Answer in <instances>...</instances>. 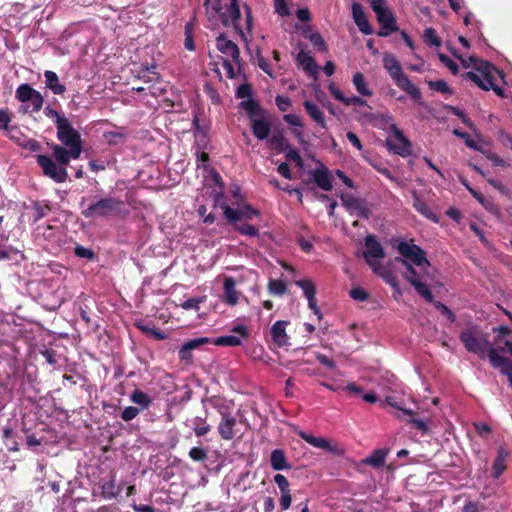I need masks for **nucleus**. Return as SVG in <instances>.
I'll return each instance as SVG.
<instances>
[{
  "instance_id": "f257e3e1",
  "label": "nucleus",
  "mask_w": 512,
  "mask_h": 512,
  "mask_svg": "<svg viewBox=\"0 0 512 512\" xmlns=\"http://www.w3.org/2000/svg\"><path fill=\"white\" fill-rule=\"evenodd\" d=\"M46 117L53 120L57 128V138L62 143L52 144L53 157L60 165H67L71 159H78L82 153V140L80 133L71 125L64 114L59 113L51 106L44 109Z\"/></svg>"
},
{
  "instance_id": "f03ea898",
  "label": "nucleus",
  "mask_w": 512,
  "mask_h": 512,
  "mask_svg": "<svg viewBox=\"0 0 512 512\" xmlns=\"http://www.w3.org/2000/svg\"><path fill=\"white\" fill-rule=\"evenodd\" d=\"M87 199L82 197L80 207L81 214L86 219H108L125 218L129 215V210L124 202L116 197H103L86 205Z\"/></svg>"
},
{
  "instance_id": "7ed1b4c3",
  "label": "nucleus",
  "mask_w": 512,
  "mask_h": 512,
  "mask_svg": "<svg viewBox=\"0 0 512 512\" xmlns=\"http://www.w3.org/2000/svg\"><path fill=\"white\" fill-rule=\"evenodd\" d=\"M383 66L401 90L409 94L415 101L421 100V91L403 73L401 65L394 55L386 53L383 57Z\"/></svg>"
},
{
  "instance_id": "20e7f679",
  "label": "nucleus",
  "mask_w": 512,
  "mask_h": 512,
  "mask_svg": "<svg viewBox=\"0 0 512 512\" xmlns=\"http://www.w3.org/2000/svg\"><path fill=\"white\" fill-rule=\"evenodd\" d=\"M204 6L209 20L219 18L226 27H239L240 9L238 0H230L224 12H222L220 0H204Z\"/></svg>"
},
{
  "instance_id": "39448f33",
  "label": "nucleus",
  "mask_w": 512,
  "mask_h": 512,
  "mask_svg": "<svg viewBox=\"0 0 512 512\" xmlns=\"http://www.w3.org/2000/svg\"><path fill=\"white\" fill-rule=\"evenodd\" d=\"M493 72L501 76V72L487 61H481L476 67V71H469L463 75V78L475 83L483 90H493L497 95L504 97L503 90L493 81Z\"/></svg>"
},
{
  "instance_id": "423d86ee",
  "label": "nucleus",
  "mask_w": 512,
  "mask_h": 512,
  "mask_svg": "<svg viewBox=\"0 0 512 512\" xmlns=\"http://www.w3.org/2000/svg\"><path fill=\"white\" fill-rule=\"evenodd\" d=\"M459 338L467 351L477 354L481 359L489 358L490 349H496L488 341L487 337L480 333L477 327H470L463 330Z\"/></svg>"
},
{
  "instance_id": "0eeeda50",
  "label": "nucleus",
  "mask_w": 512,
  "mask_h": 512,
  "mask_svg": "<svg viewBox=\"0 0 512 512\" xmlns=\"http://www.w3.org/2000/svg\"><path fill=\"white\" fill-rule=\"evenodd\" d=\"M396 249L401 255V257L395 258V261L398 263H401L399 260H406L411 266L412 264L418 267L430 265L429 261L425 257V252L419 246L413 243L400 241L397 244Z\"/></svg>"
},
{
  "instance_id": "6e6552de",
  "label": "nucleus",
  "mask_w": 512,
  "mask_h": 512,
  "mask_svg": "<svg viewBox=\"0 0 512 512\" xmlns=\"http://www.w3.org/2000/svg\"><path fill=\"white\" fill-rule=\"evenodd\" d=\"M366 251L363 257L372 271L376 274H381L382 264L380 259L385 257V252L380 242L373 235H367L365 238Z\"/></svg>"
},
{
  "instance_id": "1a4fd4ad",
  "label": "nucleus",
  "mask_w": 512,
  "mask_h": 512,
  "mask_svg": "<svg viewBox=\"0 0 512 512\" xmlns=\"http://www.w3.org/2000/svg\"><path fill=\"white\" fill-rule=\"evenodd\" d=\"M37 163L41 167L43 174L51 178L56 183H63L68 178L66 165H60L56 160L46 155H38Z\"/></svg>"
},
{
  "instance_id": "9d476101",
  "label": "nucleus",
  "mask_w": 512,
  "mask_h": 512,
  "mask_svg": "<svg viewBox=\"0 0 512 512\" xmlns=\"http://www.w3.org/2000/svg\"><path fill=\"white\" fill-rule=\"evenodd\" d=\"M15 97L23 104L28 103L29 105L26 109L31 107V112L40 111L44 103V98L41 93L26 83L18 86Z\"/></svg>"
},
{
  "instance_id": "9b49d317",
  "label": "nucleus",
  "mask_w": 512,
  "mask_h": 512,
  "mask_svg": "<svg viewBox=\"0 0 512 512\" xmlns=\"http://www.w3.org/2000/svg\"><path fill=\"white\" fill-rule=\"evenodd\" d=\"M392 131L393 134L386 140L388 150L401 157L410 156L412 152L410 141L395 125L392 126Z\"/></svg>"
},
{
  "instance_id": "f8f14e48",
  "label": "nucleus",
  "mask_w": 512,
  "mask_h": 512,
  "mask_svg": "<svg viewBox=\"0 0 512 512\" xmlns=\"http://www.w3.org/2000/svg\"><path fill=\"white\" fill-rule=\"evenodd\" d=\"M401 264L406 268L404 274L405 279L414 287L416 292L427 302H434V297L429 287L421 281L416 270L406 260H400Z\"/></svg>"
},
{
  "instance_id": "ddd939ff",
  "label": "nucleus",
  "mask_w": 512,
  "mask_h": 512,
  "mask_svg": "<svg viewBox=\"0 0 512 512\" xmlns=\"http://www.w3.org/2000/svg\"><path fill=\"white\" fill-rule=\"evenodd\" d=\"M340 198L342 201V205L350 214H355L356 216L365 219L369 218L370 209L368 208L364 200L354 197L353 195L350 194H342Z\"/></svg>"
},
{
  "instance_id": "4468645a",
  "label": "nucleus",
  "mask_w": 512,
  "mask_h": 512,
  "mask_svg": "<svg viewBox=\"0 0 512 512\" xmlns=\"http://www.w3.org/2000/svg\"><path fill=\"white\" fill-rule=\"evenodd\" d=\"M217 49L225 56V58L231 60L240 68V52L238 46L223 34H220L216 39Z\"/></svg>"
},
{
  "instance_id": "2eb2a0df",
  "label": "nucleus",
  "mask_w": 512,
  "mask_h": 512,
  "mask_svg": "<svg viewBox=\"0 0 512 512\" xmlns=\"http://www.w3.org/2000/svg\"><path fill=\"white\" fill-rule=\"evenodd\" d=\"M259 212L254 209L249 204H244L242 206L233 209L231 207H225V218L230 223H237L241 219L252 220L254 217L258 216Z\"/></svg>"
},
{
  "instance_id": "dca6fc26",
  "label": "nucleus",
  "mask_w": 512,
  "mask_h": 512,
  "mask_svg": "<svg viewBox=\"0 0 512 512\" xmlns=\"http://www.w3.org/2000/svg\"><path fill=\"white\" fill-rule=\"evenodd\" d=\"M377 16V21L380 25V30L378 31V36L386 37L391 33L397 31L396 21L392 14V12L388 9Z\"/></svg>"
},
{
  "instance_id": "f3484780",
  "label": "nucleus",
  "mask_w": 512,
  "mask_h": 512,
  "mask_svg": "<svg viewBox=\"0 0 512 512\" xmlns=\"http://www.w3.org/2000/svg\"><path fill=\"white\" fill-rule=\"evenodd\" d=\"M489 361L494 368L500 369L501 374L512 378V363L507 358L499 355L496 349H490Z\"/></svg>"
},
{
  "instance_id": "a211bd4d",
  "label": "nucleus",
  "mask_w": 512,
  "mask_h": 512,
  "mask_svg": "<svg viewBox=\"0 0 512 512\" xmlns=\"http://www.w3.org/2000/svg\"><path fill=\"white\" fill-rule=\"evenodd\" d=\"M289 323L287 321H276L270 330L271 337L275 345L283 347L289 344V336L286 333V327Z\"/></svg>"
},
{
  "instance_id": "6ab92c4d",
  "label": "nucleus",
  "mask_w": 512,
  "mask_h": 512,
  "mask_svg": "<svg viewBox=\"0 0 512 512\" xmlns=\"http://www.w3.org/2000/svg\"><path fill=\"white\" fill-rule=\"evenodd\" d=\"M352 15L353 19L358 26L359 30L365 34L370 35L373 33V30L367 20V17L364 13L363 7L359 3H353L352 5Z\"/></svg>"
},
{
  "instance_id": "aec40b11",
  "label": "nucleus",
  "mask_w": 512,
  "mask_h": 512,
  "mask_svg": "<svg viewBox=\"0 0 512 512\" xmlns=\"http://www.w3.org/2000/svg\"><path fill=\"white\" fill-rule=\"evenodd\" d=\"M296 61L300 66H302L306 73L314 79H317L320 67L307 52L300 50L297 54Z\"/></svg>"
},
{
  "instance_id": "412c9836",
  "label": "nucleus",
  "mask_w": 512,
  "mask_h": 512,
  "mask_svg": "<svg viewBox=\"0 0 512 512\" xmlns=\"http://www.w3.org/2000/svg\"><path fill=\"white\" fill-rule=\"evenodd\" d=\"M312 176L316 185L322 190L330 191L332 189V176L326 167L321 166L316 168Z\"/></svg>"
},
{
  "instance_id": "4be33fe9",
  "label": "nucleus",
  "mask_w": 512,
  "mask_h": 512,
  "mask_svg": "<svg viewBox=\"0 0 512 512\" xmlns=\"http://www.w3.org/2000/svg\"><path fill=\"white\" fill-rule=\"evenodd\" d=\"M236 425V419L230 414L223 413L221 422L218 426L220 436L225 440H231L234 436V426Z\"/></svg>"
},
{
  "instance_id": "5701e85b",
  "label": "nucleus",
  "mask_w": 512,
  "mask_h": 512,
  "mask_svg": "<svg viewBox=\"0 0 512 512\" xmlns=\"http://www.w3.org/2000/svg\"><path fill=\"white\" fill-rule=\"evenodd\" d=\"M236 283L232 277H226L223 284V300L230 306H234L238 303L240 293L235 288Z\"/></svg>"
},
{
  "instance_id": "b1692460",
  "label": "nucleus",
  "mask_w": 512,
  "mask_h": 512,
  "mask_svg": "<svg viewBox=\"0 0 512 512\" xmlns=\"http://www.w3.org/2000/svg\"><path fill=\"white\" fill-rule=\"evenodd\" d=\"M251 129L258 140H267L270 135V124L264 119H251Z\"/></svg>"
},
{
  "instance_id": "393cba45",
  "label": "nucleus",
  "mask_w": 512,
  "mask_h": 512,
  "mask_svg": "<svg viewBox=\"0 0 512 512\" xmlns=\"http://www.w3.org/2000/svg\"><path fill=\"white\" fill-rule=\"evenodd\" d=\"M271 466L274 470H289L291 464L288 462L285 452L282 449H275L270 456Z\"/></svg>"
},
{
  "instance_id": "a878e982",
  "label": "nucleus",
  "mask_w": 512,
  "mask_h": 512,
  "mask_svg": "<svg viewBox=\"0 0 512 512\" xmlns=\"http://www.w3.org/2000/svg\"><path fill=\"white\" fill-rule=\"evenodd\" d=\"M508 456V451H506L503 447L498 449L497 457L495 458L492 466V475L494 478H499L506 470V460Z\"/></svg>"
},
{
  "instance_id": "bb28decb",
  "label": "nucleus",
  "mask_w": 512,
  "mask_h": 512,
  "mask_svg": "<svg viewBox=\"0 0 512 512\" xmlns=\"http://www.w3.org/2000/svg\"><path fill=\"white\" fill-rule=\"evenodd\" d=\"M304 108L307 114L315 121L320 127L326 128V121L323 112L314 102L306 100L304 102Z\"/></svg>"
},
{
  "instance_id": "cd10ccee",
  "label": "nucleus",
  "mask_w": 512,
  "mask_h": 512,
  "mask_svg": "<svg viewBox=\"0 0 512 512\" xmlns=\"http://www.w3.org/2000/svg\"><path fill=\"white\" fill-rule=\"evenodd\" d=\"M45 84L54 94L61 95L65 92L66 88L59 82L58 75L53 71H45Z\"/></svg>"
},
{
  "instance_id": "c85d7f7f",
  "label": "nucleus",
  "mask_w": 512,
  "mask_h": 512,
  "mask_svg": "<svg viewBox=\"0 0 512 512\" xmlns=\"http://www.w3.org/2000/svg\"><path fill=\"white\" fill-rule=\"evenodd\" d=\"M267 145L270 149L277 152H283L288 149L289 143L285 139L282 132H275L267 138Z\"/></svg>"
},
{
  "instance_id": "c756f323",
  "label": "nucleus",
  "mask_w": 512,
  "mask_h": 512,
  "mask_svg": "<svg viewBox=\"0 0 512 512\" xmlns=\"http://www.w3.org/2000/svg\"><path fill=\"white\" fill-rule=\"evenodd\" d=\"M298 435L307 443L312 445L313 447L333 451L331 444L328 440L322 437H315L313 435L307 434L304 431H300Z\"/></svg>"
},
{
  "instance_id": "7c9ffc66",
  "label": "nucleus",
  "mask_w": 512,
  "mask_h": 512,
  "mask_svg": "<svg viewBox=\"0 0 512 512\" xmlns=\"http://www.w3.org/2000/svg\"><path fill=\"white\" fill-rule=\"evenodd\" d=\"M388 452V449H377L370 456L366 457L363 463L372 467H380L385 463Z\"/></svg>"
},
{
  "instance_id": "2f4dec72",
  "label": "nucleus",
  "mask_w": 512,
  "mask_h": 512,
  "mask_svg": "<svg viewBox=\"0 0 512 512\" xmlns=\"http://www.w3.org/2000/svg\"><path fill=\"white\" fill-rule=\"evenodd\" d=\"M413 207L425 218L431 220L434 223H438V216L432 211V209L419 197H415Z\"/></svg>"
},
{
  "instance_id": "473e14b6",
  "label": "nucleus",
  "mask_w": 512,
  "mask_h": 512,
  "mask_svg": "<svg viewBox=\"0 0 512 512\" xmlns=\"http://www.w3.org/2000/svg\"><path fill=\"white\" fill-rule=\"evenodd\" d=\"M353 85L357 92L362 96H371L372 91L369 89L368 84L362 73L357 72L353 75Z\"/></svg>"
},
{
  "instance_id": "72a5a7b5",
  "label": "nucleus",
  "mask_w": 512,
  "mask_h": 512,
  "mask_svg": "<svg viewBox=\"0 0 512 512\" xmlns=\"http://www.w3.org/2000/svg\"><path fill=\"white\" fill-rule=\"evenodd\" d=\"M130 400L134 404L139 405L140 409H146L152 403V398L139 389H136L132 392L130 395Z\"/></svg>"
},
{
  "instance_id": "f704fd0d",
  "label": "nucleus",
  "mask_w": 512,
  "mask_h": 512,
  "mask_svg": "<svg viewBox=\"0 0 512 512\" xmlns=\"http://www.w3.org/2000/svg\"><path fill=\"white\" fill-rule=\"evenodd\" d=\"M241 343H242V339L236 335L221 336V337H218L214 341V344H216L218 346H230V347L239 346V345H241Z\"/></svg>"
},
{
  "instance_id": "c9c22d12",
  "label": "nucleus",
  "mask_w": 512,
  "mask_h": 512,
  "mask_svg": "<svg viewBox=\"0 0 512 512\" xmlns=\"http://www.w3.org/2000/svg\"><path fill=\"white\" fill-rule=\"evenodd\" d=\"M295 284L303 290V293L307 299L312 298L316 294V287L314 283L309 279L297 280Z\"/></svg>"
},
{
  "instance_id": "e433bc0d",
  "label": "nucleus",
  "mask_w": 512,
  "mask_h": 512,
  "mask_svg": "<svg viewBox=\"0 0 512 512\" xmlns=\"http://www.w3.org/2000/svg\"><path fill=\"white\" fill-rule=\"evenodd\" d=\"M102 495L105 499H113L119 494V489L114 480L105 482L102 487Z\"/></svg>"
},
{
  "instance_id": "4c0bfd02",
  "label": "nucleus",
  "mask_w": 512,
  "mask_h": 512,
  "mask_svg": "<svg viewBox=\"0 0 512 512\" xmlns=\"http://www.w3.org/2000/svg\"><path fill=\"white\" fill-rule=\"evenodd\" d=\"M240 107L247 112L251 119L256 118L255 116L260 111L258 104L252 98L243 100L240 103Z\"/></svg>"
},
{
  "instance_id": "58836bf2",
  "label": "nucleus",
  "mask_w": 512,
  "mask_h": 512,
  "mask_svg": "<svg viewBox=\"0 0 512 512\" xmlns=\"http://www.w3.org/2000/svg\"><path fill=\"white\" fill-rule=\"evenodd\" d=\"M268 290L272 295L282 296L286 293V284L281 280H270Z\"/></svg>"
},
{
  "instance_id": "ea45409f",
  "label": "nucleus",
  "mask_w": 512,
  "mask_h": 512,
  "mask_svg": "<svg viewBox=\"0 0 512 512\" xmlns=\"http://www.w3.org/2000/svg\"><path fill=\"white\" fill-rule=\"evenodd\" d=\"M423 37L426 44L430 46L438 47L441 45V41L437 36L436 31L431 27L425 29Z\"/></svg>"
},
{
  "instance_id": "a19ab883",
  "label": "nucleus",
  "mask_w": 512,
  "mask_h": 512,
  "mask_svg": "<svg viewBox=\"0 0 512 512\" xmlns=\"http://www.w3.org/2000/svg\"><path fill=\"white\" fill-rule=\"evenodd\" d=\"M233 224L235 226V229L243 235H247L250 237L258 236V229L250 224H247V223H243V224L233 223Z\"/></svg>"
},
{
  "instance_id": "79ce46f5",
  "label": "nucleus",
  "mask_w": 512,
  "mask_h": 512,
  "mask_svg": "<svg viewBox=\"0 0 512 512\" xmlns=\"http://www.w3.org/2000/svg\"><path fill=\"white\" fill-rule=\"evenodd\" d=\"M453 134L457 137L462 138L465 141V144L469 148H471L473 150L481 151V149L477 146L476 142L470 137V135L468 133L462 132L459 129H454Z\"/></svg>"
},
{
  "instance_id": "37998d69",
  "label": "nucleus",
  "mask_w": 512,
  "mask_h": 512,
  "mask_svg": "<svg viewBox=\"0 0 512 512\" xmlns=\"http://www.w3.org/2000/svg\"><path fill=\"white\" fill-rule=\"evenodd\" d=\"M137 327L144 333L153 336L155 339L162 340L165 338L164 334L154 327L147 324H137Z\"/></svg>"
},
{
  "instance_id": "c03bdc74",
  "label": "nucleus",
  "mask_w": 512,
  "mask_h": 512,
  "mask_svg": "<svg viewBox=\"0 0 512 512\" xmlns=\"http://www.w3.org/2000/svg\"><path fill=\"white\" fill-rule=\"evenodd\" d=\"M308 39L310 40V42L312 43L314 48H316L317 50H319V51L326 50L325 42L319 33H317V32L310 33V35L308 36Z\"/></svg>"
},
{
  "instance_id": "a18cd8bd",
  "label": "nucleus",
  "mask_w": 512,
  "mask_h": 512,
  "mask_svg": "<svg viewBox=\"0 0 512 512\" xmlns=\"http://www.w3.org/2000/svg\"><path fill=\"white\" fill-rule=\"evenodd\" d=\"M439 60L451 71L452 74L456 75L459 71V67L455 61L445 54H438Z\"/></svg>"
},
{
  "instance_id": "49530a36",
  "label": "nucleus",
  "mask_w": 512,
  "mask_h": 512,
  "mask_svg": "<svg viewBox=\"0 0 512 512\" xmlns=\"http://www.w3.org/2000/svg\"><path fill=\"white\" fill-rule=\"evenodd\" d=\"M139 413H140L139 408L134 407V406H129V407H126L121 412V419L125 422H128V421L135 419Z\"/></svg>"
},
{
  "instance_id": "de8ad7c7",
  "label": "nucleus",
  "mask_w": 512,
  "mask_h": 512,
  "mask_svg": "<svg viewBox=\"0 0 512 512\" xmlns=\"http://www.w3.org/2000/svg\"><path fill=\"white\" fill-rule=\"evenodd\" d=\"M189 457L197 462H202L207 458V452L200 447H193L189 451Z\"/></svg>"
},
{
  "instance_id": "09e8293b",
  "label": "nucleus",
  "mask_w": 512,
  "mask_h": 512,
  "mask_svg": "<svg viewBox=\"0 0 512 512\" xmlns=\"http://www.w3.org/2000/svg\"><path fill=\"white\" fill-rule=\"evenodd\" d=\"M75 255L80 258H85L88 260H93L95 258V253L84 246L77 245L74 249Z\"/></svg>"
},
{
  "instance_id": "8fccbe9b",
  "label": "nucleus",
  "mask_w": 512,
  "mask_h": 512,
  "mask_svg": "<svg viewBox=\"0 0 512 512\" xmlns=\"http://www.w3.org/2000/svg\"><path fill=\"white\" fill-rule=\"evenodd\" d=\"M428 85L431 89L441 92V93H450L451 92L448 84L444 80L429 81Z\"/></svg>"
},
{
  "instance_id": "3c124183",
  "label": "nucleus",
  "mask_w": 512,
  "mask_h": 512,
  "mask_svg": "<svg viewBox=\"0 0 512 512\" xmlns=\"http://www.w3.org/2000/svg\"><path fill=\"white\" fill-rule=\"evenodd\" d=\"M19 145L31 152H37L41 149V144L38 141L29 138L23 139L19 142Z\"/></svg>"
},
{
  "instance_id": "603ef678",
  "label": "nucleus",
  "mask_w": 512,
  "mask_h": 512,
  "mask_svg": "<svg viewBox=\"0 0 512 512\" xmlns=\"http://www.w3.org/2000/svg\"><path fill=\"white\" fill-rule=\"evenodd\" d=\"M349 295L352 299L361 302L366 301L369 297L368 293L360 287L351 289Z\"/></svg>"
},
{
  "instance_id": "864d4df0",
  "label": "nucleus",
  "mask_w": 512,
  "mask_h": 512,
  "mask_svg": "<svg viewBox=\"0 0 512 512\" xmlns=\"http://www.w3.org/2000/svg\"><path fill=\"white\" fill-rule=\"evenodd\" d=\"M274 8L276 13L282 17L290 15V11L285 0H274Z\"/></svg>"
},
{
  "instance_id": "5fc2aeb1",
  "label": "nucleus",
  "mask_w": 512,
  "mask_h": 512,
  "mask_svg": "<svg viewBox=\"0 0 512 512\" xmlns=\"http://www.w3.org/2000/svg\"><path fill=\"white\" fill-rule=\"evenodd\" d=\"M275 102L280 111L285 112L291 106V100L287 96L277 95Z\"/></svg>"
},
{
  "instance_id": "6e6d98bb",
  "label": "nucleus",
  "mask_w": 512,
  "mask_h": 512,
  "mask_svg": "<svg viewBox=\"0 0 512 512\" xmlns=\"http://www.w3.org/2000/svg\"><path fill=\"white\" fill-rule=\"evenodd\" d=\"M274 482L277 484L281 493L289 492V482L287 478L282 474H276L274 476Z\"/></svg>"
},
{
  "instance_id": "4d7b16f0",
  "label": "nucleus",
  "mask_w": 512,
  "mask_h": 512,
  "mask_svg": "<svg viewBox=\"0 0 512 512\" xmlns=\"http://www.w3.org/2000/svg\"><path fill=\"white\" fill-rule=\"evenodd\" d=\"M208 343H210V339L207 337H200V338L192 339V340L185 342L186 346L190 350H195V349L199 348L200 346H202L204 344H208Z\"/></svg>"
},
{
  "instance_id": "13d9d810",
  "label": "nucleus",
  "mask_w": 512,
  "mask_h": 512,
  "mask_svg": "<svg viewBox=\"0 0 512 512\" xmlns=\"http://www.w3.org/2000/svg\"><path fill=\"white\" fill-rule=\"evenodd\" d=\"M283 120L286 123H288L289 125L294 126V128L295 127H298V128H302L303 127V122H302L301 118L298 115H295V114H285L283 116Z\"/></svg>"
},
{
  "instance_id": "bf43d9fd",
  "label": "nucleus",
  "mask_w": 512,
  "mask_h": 512,
  "mask_svg": "<svg viewBox=\"0 0 512 512\" xmlns=\"http://www.w3.org/2000/svg\"><path fill=\"white\" fill-rule=\"evenodd\" d=\"M235 66L237 65L232 60L230 61L227 58L223 60V67L226 71L228 78L233 79L236 77L237 71L235 70Z\"/></svg>"
},
{
  "instance_id": "052dcab7",
  "label": "nucleus",
  "mask_w": 512,
  "mask_h": 512,
  "mask_svg": "<svg viewBox=\"0 0 512 512\" xmlns=\"http://www.w3.org/2000/svg\"><path fill=\"white\" fill-rule=\"evenodd\" d=\"M436 309H438L442 314L446 315L447 318L453 322L455 320V316L453 312L443 303L440 301H434L432 302Z\"/></svg>"
},
{
  "instance_id": "680f3d73",
  "label": "nucleus",
  "mask_w": 512,
  "mask_h": 512,
  "mask_svg": "<svg viewBox=\"0 0 512 512\" xmlns=\"http://www.w3.org/2000/svg\"><path fill=\"white\" fill-rule=\"evenodd\" d=\"M372 10L376 15L388 10L386 0H369Z\"/></svg>"
},
{
  "instance_id": "e2e57ef3",
  "label": "nucleus",
  "mask_w": 512,
  "mask_h": 512,
  "mask_svg": "<svg viewBox=\"0 0 512 512\" xmlns=\"http://www.w3.org/2000/svg\"><path fill=\"white\" fill-rule=\"evenodd\" d=\"M236 96L238 98H246V99H251L252 98V93H251V88L248 84H242L240 85L238 88H237V91H236Z\"/></svg>"
},
{
  "instance_id": "0e129e2a",
  "label": "nucleus",
  "mask_w": 512,
  "mask_h": 512,
  "mask_svg": "<svg viewBox=\"0 0 512 512\" xmlns=\"http://www.w3.org/2000/svg\"><path fill=\"white\" fill-rule=\"evenodd\" d=\"M200 421H201L200 418H196L194 420V427H193L194 433L199 437L206 435L210 431L209 425H206V424L198 425L196 423V422H200Z\"/></svg>"
},
{
  "instance_id": "69168bd1",
  "label": "nucleus",
  "mask_w": 512,
  "mask_h": 512,
  "mask_svg": "<svg viewBox=\"0 0 512 512\" xmlns=\"http://www.w3.org/2000/svg\"><path fill=\"white\" fill-rule=\"evenodd\" d=\"M213 199L215 202V206H219L223 210V214L225 215V207H230L225 201H224V195L222 191H214L213 192Z\"/></svg>"
},
{
  "instance_id": "338daca9",
  "label": "nucleus",
  "mask_w": 512,
  "mask_h": 512,
  "mask_svg": "<svg viewBox=\"0 0 512 512\" xmlns=\"http://www.w3.org/2000/svg\"><path fill=\"white\" fill-rule=\"evenodd\" d=\"M10 122V113L7 110L0 109V130H7Z\"/></svg>"
},
{
  "instance_id": "774afa93",
  "label": "nucleus",
  "mask_w": 512,
  "mask_h": 512,
  "mask_svg": "<svg viewBox=\"0 0 512 512\" xmlns=\"http://www.w3.org/2000/svg\"><path fill=\"white\" fill-rule=\"evenodd\" d=\"M178 356L181 361L190 362L192 360V350L184 343L178 351Z\"/></svg>"
}]
</instances>
